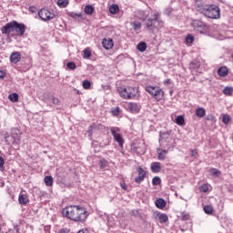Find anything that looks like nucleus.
<instances>
[{
  "instance_id": "1",
  "label": "nucleus",
  "mask_w": 233,
  "mask_h": 233,
  "mask_svg": "<svg viewBox=\"0 0 233 233\" xmlns=\"http://www.w3.org/2000/svg\"><path fill=\"white\" fill-rule=\"evenodd\" d=\"M62 214L64 218L71 219V221H76V223H83L88 218L86 208L80 206H67L63 208Z\"/></svg>"
},
{
  "instance_id": "2",
  "label": "nucleus",
  "mask_w": 233,
  "mask_h": 233,
  "mask_svg": "<svg viewBox=\"0 0 233 233\" xmlns=\"http://www.w3.org/2000/svg\"><path fill=\"white\" fill-rule=\"evenodd\" d=\"M198 11L200 12V14H203L206 15V17H208L209 19H219L220 17V11L219 6L216 5H197Z\"/></svg>"
},
{
  "instance_id": "3",
  "label": "nucleus",
  "mask_w": 233,
  "mask_h": 233,
  "mask_svg": "<svg viewBox=\"0 0 233 233\" xmlns=\"http://www.w3.org/2000/svg\"><path fill=\"white\" fill-rule=\"evenodd\" d=\"M159 146L160 148L166 150H174L176 148V140L170 136L168 132H160L159 133Z\"/></svg>"
},
{
  "instance_id": "4",
  "label": "nucleus",
  "mask_w": 233,
  "mask_h": 233,
  "mask_svg": "<svg viewBox=\"0 0 233 233\" xmlns=\"http://www.w3.org/2000/svg\"><path fill=\"white\" fill-rule=\"evenodd\" d=\"M117 90L120 96L124 99H136V97H139V89L137 86H120Z\"/></svg>"
},
{
  "instance_id": "5",
  "label": "nucleus",
  "mask_w": 233,
  "mask_h": 233,
  "mask_svg": "<svg viewBox=\"0 0 233 233\" xmlns=\"http://www.w3.org/2000/svg\"><path fill=\"white\" fill-rule=\"evenodd\" d=\"M145 26L147 28V30H151L152 32L156 30H161V28L164 26L163 21L159 20V15L155 14L152 18H148L145 22Z\"/></svg>"
},
{
  "instance_id": "6",
  "label": "nucleus",
  "mask_w": 233,
  "mask_h": 233,
  "mask_svg": "<svg viewBox=\"0 0 233 233\" xmlns=\"http://www.w3.org/2000/svg\"><path fill=\"white\" fill-rule=\"evenodd\" d=\"M131 152L137 156H143L147 152L145 140H137L131 145Z\"/></svg>"
},
{
  "instance_id": "7",
  "label": "nucleus",
  "mask_w": 233,
  "mask_h": 233,
  "mask_svg": "<svg viewBox=\"0 0 233 233\" xmlns=\"http://www.w3.org/2000/svg\"><path fill=\"white\" fill-rule=\"evenodd\" d=\"M146 92L153 96L154 99L157 101H161L165 96V92L159 86H148L146 87Z\"/></svg>"
},
{
  "instance_id": "8",
  "label": "nucleus",
  "mask_w": 233,
  "mask_h": 233,
  "mask_svg": "<svg viewBox=\"0 0 233 233\" xmlns=\"http://www.w3.org/2000/svg\"><path fill=\"white\" fill-rule=\"evenodd\" d=\"M192 26L194 30L198 32V34H202L204 35H207L209 30L208 25L199 20H193Z\"/></svg>"
},
{
  "instance_id": "9",
  "label": "nucleus",
  "mask_w": 233,
  "mask_h": 233,
  "mask_svg": "<svg viewBox=\"0 0 233 233\" xmlns=\"http://www.w3.org/2000/svg\"><path fill=\"white\" fill-rule=\"evenodd\" d=\"M110 132L116 143H118L119 147L123 148V145L125 144V140L123 139V136H121V129L119 127H110Z\"/></svg>"
},
{
  "instance_id": "10",
  "label": "nucleus",
  "mask_w": 233,
  "mask_h": 233,
  "mask_svg": "<svg viewBox=\"0 0 233 233\" xmlns=\"http://www.w3.org/2000/svg\"><path fill=\"white\" fill-rule=\"evenodd\" d=\"M38 15L42 21H51V19L56 17L54 11H50L46 8H42L40 11H38Z\"/></svg>"
},
{
  "instance_id": "11",
  "label": "nucleus",
  "mask_w": 233,
  "mask_h": 233,
  "mask_svg": "<svg viewBox=\"0 0 233 233\" xmlns=\"http://www.w3.org/2000/svg\"><path fill=\"white\" fill-rule=\"evenodd\" d=\"M11 32H15V21L9 22L2 27V34L10 35Z\"/></svg>"
},
{
  "instance_id": "12",
  "label": "nucleus",
  "mask_w": 233,
  "mask_h": 233,
  "mask_svg": "<svg viewBox=\"0 0 233 233\" xmlns=\"http://www.w3.org/2000/svg\"><path fill=\"white\" fill-rule=\"evenodd\" d=\"M97 130H105V126H103L102 124H97V123H93L91 126H89V127L86 131L88 134V137H92V135L94 134V132H96Z\"/></svg>"
},
{
  "instance_id": "13",
  "label": "nucleus",
  "mask_w": 233,
  "mask_h": 233,
  "mask_svg": "<svg viewBox=\"0 0 233 233\" xmlns=\"http://www.w3.org/2000/svg\"><path fill=\"white\" fill-rule=\"evenodd\" d=\"M21 130L19 128L14 127L11 129V137L13 139V144H18L21 141Z\"/></svg>"
},
{
  "instance_id": "14",
  "label": "nucleus",
  "mask_w": 233,
  "mask_h": 233,
  "mask_svg": "<svg viewBox=\"0 0 233 233\" xmlns=\"http://www.w3.org/2000/svg\"><path fill=\"white\" fill-rule=\"evenodd\" d=\"M15 32L16 35H25V33L26 32V25L15 21Z\"/></svg>"
},
{
  "instance_id": "15",
  "label": "nucleus",
  "mask_w": 233,
  "mask_h": 233,
  "mask_svg": "<svg viewBox=\"0 0 233 233\" xmlns=\"http://www.w3.org/2000/svg\"><path fill=\"white\" fill-rule=\"evenodd\" d=\"M168 152H171V151L162 147H157V159H159V161H165V159H167V154H168Z\"/></svg>"
},
{
  "instance_id": "16",
  "label": "nucleus",
  "mask_w": 233,
  "mask_h": 233,
  "mask_svg": "<svg viewBox=\"0 0 233 233\" xmlns=\"http://www.w3.org/2000/svg\"><path fill=\"white\" fill-rule=\"evenodd\" d=\"M138 177L135 178L136 183H143L145 181V177L147 176V171L143 169L141 167L137 168Z\"/></svg>"
},
{
  "instance_id": "17",
  "label": "nucleus",
  "mask_w": 233,
  "mask_h": 233,
  "mask_svg": "<svg viewBox=\"0 0 233 233\" xmlns=\"http://www.w3.org/2000/svg\"><path fill=\"white\" fill-rule=\"evenodd\" d=\"M155 219H158L162 225L168 222V216L167 214L158 212L155 214Z\"/></svg>"
},
{
  "instance_id": "18",
  "label": "nucleus",
  "mask_w": 233,
  "mask_h": 233,
  "mask_svg": "<svg viewBox=\"0 0 233 233\" xmlns=\"http://www.w3.org/2000/svg\"><path fill=\"white\" fill-rule=\"evenodd\" d=\"M10 61L15 65H17L21 61V53L15 51L10 56Z\"/></svg>"
},
{
  "instance_id": "19",
  "label": "nucleus",
  "mask_w": 233,
  "mask_h": 233,
  "mask_svg": "<svg viewBox=\"0 0 233 233\" xmlns=\"http://www.w3.org/2000/svg\"><path fill=\"white\" fill-rule=\"evenodd\" d=\"M102 45H103L104 48H106V50H110V48H113V46H114V41L110 38H108V39L104 38L102 41Z\"/></svg>"
},
{
  "instance_id": "20",
  "label": "nucleus",
  "mask_w": 233,
  "mask_h": 233,
  "mask_svg": "<svg viewBox=\"0 0 233 233\" xmlns=\"http://www.w3.org/2000/svg\"><path fill=\"white\" fill-rule=\"evenodd\" d=\"M18 202L20 205H28L30 203V198H28V195L20 194L18 197Z\"/></svg>"
},
{
  "instance_id": "21",
  "label": "nucleus",
  "mask_w": 233,
  "mask_h": 233,
  "mask_svg": "<svg viewBox=\"0 0 233 233\" xmlns=\"http://www.w3.org/2000/svg\"><path fill=\"white\" fill-rule=\"evenodd\" d=\"M127 107H128V110H130V112H132L133 114L139 112V110L141 108L139 106V105H137V103H132V102L127 105Z\"/></svg>"
},
{
  "instance_id": "22",
  "label": "nucleus",
  "mask_w": 233,
  "mask_h": 233,
  "mask_svg": "<svg viewBox=\"0 0 233 233\" xmlns=\"http://www.w3.org/2000/svg\"><path fill=\"white\" fill-rule=\"evenodd\" d=\"M218 75L219 77H227L228 76V69L227 66H221L218 69Z\"/></svg>"
},
{
  "instance_id": "23",
  "label": "nucleus",
  "mask_w": 233,
  "mask_h": 233,
  "mask_svg": "<svg viewBox=\"0 0 233 233\" xmlns=\"http://www.w3.org/2000/svg\"><path fill=\"white\" fill-rule=\"evenodd\" d=\"M151 170L155 174H157V173L161 172V163H159V162H153L151 164Z\"/></svg>"
},
{
  "instance_id": "24",
  "label": "nucleus",
  "mask_w": 233,
  "mask_h": 233,
  "mask_svg": "<svg viewBox=\"0 0 233 233\" xmlns=\"http://www.w3.org/2000/svg\"><path fill=\"white\" fill-rule=\"evenodd\" d=\"M137 17L138 19H141L142 21H144V23H147V21H148V12L139 11L137 13Z\"/></svg>"
},
{
  "instance_id": "25",
  "label": "nucleus",
  "mask_w": 233,
  "mask_h": 233,
  "mask_svg": "<svg viewBox=\"0 0 233 233\" xmlns=\"http://www.w3.org/2000/svg\"><path fill=\"white\" fill-rule=\"evenodd\" d=\"M155 205L157 208H165L167 207V201L163 198H158L156 200Z\"/></svg>"
},
{
  "instance_id": "26",
  "label": "nucleus",
  "mask_w": 233,
  "mask_h": 233,
  "mask_svg": "<svg viewBox=\"0 0 233 233\" xmlns=\"http://www.w3.org/2000/svg\"><path fill=\"white\" fill-rule=\"evenodd\" d=\"M44 183L46 187H52V185H54V177H52V176L45 177Z\"/></svg>"
},
{
  "instance_id": "27",
  "label": "nucleus",
  "mask_w": 233,
  "mask_h": 233,
  "mask_svg": "<svg viewBox=\"0 0 233 233\" xmlns=\"http://www.w3.org/2000/svg\"><path fill=\"white\" fill-rule=\"evenodd\" d=\"M109 12H110V14H113V15H116V14L119 13V5H117L116 4L110 5Z\"/></svg>"
},
{
  "instance_id": "28",
  "label": "nucleus",
  "mask_w": 233,
  "mask_h": 233,
  "mask_svg": "<svg viewBox=\"0 0 233 233\" xmlns=\"http://www.w3.org/2000/svg\"><path fill=\"white\" fill-rule=\"evenodd\" d=\"M205 114H206L205 108L198 107L196 109V116H197V117H205Z\"/></svg>"
},
{
  "instance_id": "29",
  "label": "nucleus",
  "mask_w": 233,
  "mask_h": 233,
  "mask_svg": "<svg viewBox=\"0 0 233 233\" xmlns=\"http://www.w3.org/2000/svg\"><path fill=\"white\" fill-rule=\"evenodd\" d=\"M94 10L95 8L92 5H86L84 12L85 14H86V15H92L94 14Z\"/></svg>"
},
{
  "instance_id": "30",
  "label": "nucleus",
  "mask_w": 233,
  "mask_h": 233,
  "mask_svg": "<svg viewBox=\"0 0 233 233\" xmlns=\"http://www.w3.org/2000/svg\"><path fill=\"white\" fill-rule=\"evenodd\" d=\"M69 15L70 17H72L73 19H76V21H79L83 17V14L76 13V12H71Z\"/></svg>"
},
{
  "instance_id": "31",
  "label": "nucleus",
  "mask_w": 233,
  "mask_h": 233,
  "mask_svg": "<svg viewBox=\"0 0 233 233\" xmlns=\"http://www.w3.org/2000/svg\"><path fill=\"white\" fill-rule=\"evenodd\" d=\"M8 99H10L13 103H17V101H19V95L13 93L8 96Z\"/></svg>"
},
{
  "instance_id": "32",
  "label": "nucleus",
  "mask_w": 233,
  "mask_h": 233,
  "mask_svg": "<svg viewBox=\"0 0 233 233\" xmlns=\"http://www.w3.org/2000/svg\"><path fill=\"white\" fill-rule=\"evenodd\" d=\"M137 48L139 52H145V50H147V43L145 42L138 43V45L137 46Z\"/></svg>"
},
{
  "instance_id": "33",
  "label": "nucleus",
  "mask_w": 233,
  "mask_h": 233,
  "mask_svg": "<svg viewBox=\"0 0 233 233\" xmlns=\"http://www.w3.org/2000/svg\"><path fill=\"white\" fill-rule=\"evenodd\" d=\"M57 5L60 8H66V6H68V0H58Z\"/></svg>"
},
{
  "instance_id": "34",
  "label": "nucleus",
  "mask_w": 233,
  "mask_h": 233,
  "mask_svg": "<svg viewBox=\"0 0 233 233\" xmlns=\"http://www.w3.org/2000/svg\"><path fill=\"white\" fill-rule=\"evenodd\" d=\"M176 123H177V125H179L180 127L185 125V117H183V116H177Z\"/></svg>"
},
{
  "instance_id": "35",
  "label": "nucleus",
  "mask_w": 233,
  "mask_h": 233,
  "mask_svg": "<svg viewBox=\"0 0 233 233\" xmlns=\"http://www.w3.org/2000/svg\"><path fill=\"white\" fill-rule=\"evenodd\" d=\"M204 212L206 214H212V212H214V208H212V206H210V205H206L204 207Z\"/></svg>"
},
{
  "instance_id": "36",
  "label": "nucleus",
  "mask_w": 233,
  "mask_h": 233,
  "mask_svg": "<svg viewBox=\"0 0 233 233\" xmlns=\"http://www.w3.org/2000/svg\"><path fill=\"white\" fill-rule=\"evenodd\" d=\"M209 172H210L211 176H214V177H219V174H221V171H219L216 168H211Z\"/></svg>"
},
{
  "instance_id": "37",
  "label": "nucleus",
  "mask_w": 233,
  "mask_h": 233,
  "mask_svg": "<svg viewBox=\"0 0 233 233\" xmlns=\"http://www.w3.org/2000/svg\"><path fill=\"white\" fill-rule=\"evenodd\" d=\"M92 56V52L88 49H85L84 50V59H90V57Z\"/></svg>"
},
{
  "instance_id": "38",
  "label": "nucleus",
  "mask_w": 233,
  "mask_h": 233,
  "mask_svg": "<svg viewBox=\"0 0 233 233\" xmlns=\"http://www.w3.org/2000/svg\"><path fill=\"white\" fill-rule=\"evenodd\" d=\"M232 92H233L232 87L227 86L223 89V94H225V96H232Z\"/></svg>"
},
{
  "instance_id": "39",
  "label": "nucleus",
  "mask_w": 233,
  "mask_h": 233,
  "mask_svg": "<svg viewBox=\"0 0 233 233\" xmlns=\"http://www.w3.org/2000/svg\"><path fill=\"white\" fill-rule=\"evenodd\" d=\"M230 116L228 115H224L222 117V123H224V125H228V123H230Z\"/></svg>"
},
{
  "instance_id": "40",
  "label": "nucleus",
  "mask_w": 233,
  "mask_h": 233,
  "mask_svg": "<svg viewBox=\"0 0 233 233\" xmlns=\"http://www.w3.org/2000/svg\"><path fill=\"white\" fill-rule=\"evenodd\" d=\"M82 86H83V88H85V90H88L90 88V86H91L90 81L84 80L82 82Z\"/></svg>"
},
{
  "instance_id": "41",
  "label": "nucleus",
  "mask_w": 233,
  "mask_h": 233,
  "mask_svg": "<svg viewBox=\"0 0 233 233\" xmlns=\"http://www.w3.org/2000/svg\"><path fill=\"white\" fill-rule=\"evenodd\" d=\"M134 30H140L141 29V23L140 22H133L132 24Z\"/></svg>"
},
{
  "instance_id": "42",
  "label": "nucleus",
  "mask_w": 233,
  "mask_h": 233,
  "mask_svg": "<svg viewBox=\"0 0 233 233\" xmlns=\"http://www.w3.org/2000/svg\"><path fill=\"white\" fill-rule=\"evenodd\" d=\"M66 66L69 70H76V68H77V66H76V63L74 62H68L66 64Z\"/></svg>"
},
{
  "instance_id": "43",
  "label": "nucleus",
  "mask_w": 233,
  "mask_h": 233,
  "mask_svg": "<svg viewBox=\"0 0 233 233\" xmlns=\"http://www.w3.org/2000/svg\"><path fill=\"white\" fill-rule=\"evenodd\" d=\"M152 183L155 186L161 185V178L159 177H155L152 179Z\"/></svg>"
},
{
  "instance_id": "44",
  "label": "nucleus",
  "mask_w": 233,
  "mask_h": 233,
  "mask_svg": "<svg viewBox=\"0 0 233 233\" xmlns=\"http://www.w3.org/2000/svg\"><path fill=\"white\" fill-rule=\"evenodd\" d=\"M186 42L192 45V43H194V36L192 35H187L186 37Z\"/></svg>"
},
{
  "instance_id": "45",
  "label": "nucleus",
  "mask_w": 233,
  "mask_h": 233,
  "mask_svg": "<svg viewBox=\"0 0 233 233\" xmlns=\"http://www.w3.org/2000/svg\"><path fill=\"white\" fill-rule=\"evenodd\" d=\"M199 62L198 60H194L190 63V68H199Z\"/></svg>"
},
{
  "instance_id": "46",
  "label": "nucleus",
  "mask_w": 233,
  "mask_h": 233,
  "mask_svg": "<svg viewBox=\"0 0 233 233\" xmlns=\"http://www.w3.org/2000/svg\"><path fill=\"white\" fill-rule=\"evenodd\" d=\"M190 219V215L188 213L183 212L182 213V220L188 221Z\"/></svg>"
},
{
  "instance_id": "47",
  "label": "nucleus",
  "mask_w": 233,
  "mask_h": 233,
  "mask_svg": "<svg viewBox=\"0 0 233 233\" xmlns=\"http://www.w3.org/2000/svg\"><path fill=\"white\" fill-rule=\"evenodd\" d=\"M106 165H108V162L106 159H101L100 160V167L102 168H105V167H106Z\"/></svg>"
},
{
  "instance_id": "48",
  "label": "nucleus",
  "mask_w": 233,
  "mask_h": 233,
  "mask_svg": "<svg viewBox=\"0 0 233 233\" xmlns=\"http://www.w3.org/2000/svg\"><path fill=\"white\" fill-rule=\"evenodd\" d=\"M208 190V186L207 185H202L200 187V192H207Z\"/></svg>"
},
{
  "instance_id": "49",
  "label": "nucleus",
  "mask_w": 233,
  "mask_h": 233,
  "mask_svg": "<svg viewBox=\"0 0 233 233\" xmlns=\"http://www.w3.org/2000/svg\"><path fill=\"white\" fill-rule=\"evenodd\" d=\"M5 76H6V72L1 70L0 71V79H5Z\"/></svg>"
},
{
  "instance_id": "50",
  "label": "nucleus",
  "mask_w": 233,
  "mask_h": 233,
  "mask_svg": "<svg viewBox=\"0 0 233 233\" xmlns=\"http://www.w3.org/2000/svg\"><path fill=\"white\" fill-rule=\"evenodd\" d=\"M198 156V150L197 149H192L191 150V157H196Z\"/></svg>"
},
{
  "instance_id": "51",
  "label": "nucleus",
  "mask_w": 233,
  "mask_h": 233,
  "mask_svg": "<svg viewBox=\"0 0 233 233\" xmlns=\"http://www.w3.org/2000/svg\"><path fill=\"white\" fill-rule=\"evenodd\" d=\"M5 233H17V228H10L7 232Z\"/></svg>"
},
{
  "instance_id": "52",
  "label": "nucleus",
  "mask_w": 233,
  "mask_h": 233,
  "mask_svg": "<svg viewBox=\"0 0 233 233\" xmlns=\"http://www.w3.org/2000/svg\"><path fill=\"white\" fill-rule=\"evenodd\" d=\"M52 101H53L54 105H59V98L53 97Z\"/></svg>"
},
{
  "instance_id": "53",
  "label": "nucleus",
  "mask_w": 233,
  "mask_h": 233,
  "mask_svg": "<svg viewBox=\"0 0 233 233\" xmlns=\"http://www.w3.org/2000/svg\"><path fill=\"white\" fill-rule=\"evenodd\" d=\"M114 116H119V107L112 111Z\"/></svg>"
},
{
  "instance_id": "54",
  "label": "nucleus",
  "mask_w": 233,
  "mask_h": 233,
  "mask_svg": "<svg viewBox=\"0 0 233 233\" xmlns=\"http://www.w3.org/2000/svg\"><path fill=\"white\" fill-rule=\"evenodd\" d=\"M59 233H70V230H68V228H62Z\"/></svg>"
},
{
  "instance_id": "55",
  "label": "nucleus",
  "mask_w": 233,
  "mask_h": 233,
  "mask_svg": "<svg viewBox=\"0 0 233 233\" xmlns=\"http://www.w3.org/2000/svg\"><path fill=\"white\" fill-rule=\"evenodd\" d=\"M170 83H171L170 78H167V79L164 80V85H166V86L170 85Z\"/></svg>"
},
{
  "instance_id": "56",
  "label": "nucleus",
  "mask_w": 233,
  "mask_h": 233,
  "mask_svg": "<svg viewBox=\"0 0 233 233\" xmlns=\"http://www.w3.org/2000/svg\"><path fill=\"white\" fill-rule=\"evenodd\" d=\"M5 165V158L3 157H0V167H4Z\"/></svg>"
},
{
  "instance_id": "57",
  "label": "nucleus",
  "mask_w": 233,
  "mask_h": 233,
  "mask_svg": "<svg viewBox=\"0 0 233 233\" xmlns=\"http://www.w3.org/2000/svg\"><path fill=\"white\" fill-rule=\"evenodd\" d=\"M120 187H121V188H123V190H127V186L125 183H121Z\"/></svg>"
},
{
  "instance_id": "58",
  "label": "nucleus",
  "mask_w": 233,
  "mask_h": 233,
  "mask_svg": "<svg viewBox=\"0 0 233 233\" xmlns=\"http://www.w3.org/2000/svg\"><path fill=\"white\" fill-rule=\"evenodd\" d=\"M29 10H30V12L34 13V12H35L36 8H35V6H30Z\"/></svg>"
},
{
  "instance_id": "59",
  "label": "nucleus",
  "mask_w": 233,
  "mask_h": 233,
  "mask_svg": "<svg viewBox=\"0 0 233 233\" xmlns=\"http://www.w3.org/2000/svg\"><path fill=\"white\" fill-rule=\"evenodd\" d=\"M77 233H88V231L79 230Z\"/></svg>"
},
{
  "instance_id": "60",
  "label": "nucleus",
  "mask_w": 233,
  "mask_h": 233,
  "mask_svg": "<svg viewBox=\"0 0 233 233\" xmlns=\"http://www.w3.org/2000/svg\"><path fill=\"white\" fill-rule=\"evenodd\" d=\"M206 119H207V121H210V117H207Z\"/></svg>"
},
{
  "instance_id": "61",
  "label": "nucleus",
  "mask_w": 233,
  "mask_h": 233,
  "mask_svg": "<svg viewBox=\"0 0 233 233\" xmlns=\"http://www.w3.org/2000/svg\"><path fill=\"white\" fill-rule=\"evenodd\" d=\"M196 3H198L199 2V0H194Z\"/></svg>"
},
{
  "instance_id": "62",
  "label": "nucleus",
  "mask_w": 233,
  "mask_h": 233,
  "mask_svg": "<svg viewBox=\"0 0 233 233\" xmlns=\"http://www.w3.org/2000/svg\"><path fill=\"white\" fill-rule=\"evenodd\" d=\"M232 59H233V54H232Z\"/></svg>"
}]
</instances>
